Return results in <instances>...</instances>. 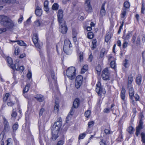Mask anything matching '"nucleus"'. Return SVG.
<instances>
[{
	"label": "nucleus",
	"mask_w": 145,
	"mask_h": 145,
	"mask_svg": "<svg viewBox=\"0 0 145 145\" xmlns=\"http://www.w3.org/2000/svg\"><path fill=\"white\" fill-rule=\"evenodd\" d=\"M0 23L8 29H11L15 26L13 22L8 17L4 15H0Z\"/></svg>",
	"instance_id": "f257e3e1"
},
{
	"label": "nucleus",
	"mask_w": 145,
	"mask_h": 145,
	"mask_svg": "<svg viewBox=\"0 0 145 145\" xmlns=\"http://www.w3.org/2000/svg\"><path fill=\"white\" fill-rule=\"evenodd\" d=\"M75 69L73 67L69 68L66 70V74L67 77L71 80L74 79L76 77Z\"/></svg>",
	"instance_id": "f03ea898"
},
{
	"label": "nucleus",
	"mask_w": 145,
	"mask_h": 145,
	"mask_svg": "<svg viewBox=\"0 0 145 145\" xmlns=\"http://www.w3.org/2000/svg\"><path fill=\"white\" fill-rule=\"evenodd\" d=\"M62 124V119L59 117L57 120V121L55 122L53 125L51 130L54 133L55 131L59 132L61 126Z\"/></svg>",
	"instance_id": "7ed1b4c3"
},
{
	"label": "nucleus",
	"mask_w": 145,
	"mask_h": 145,
	"mask_svg": "<svg viewBox=\"0 0 145 145\" xmlns=\"http://www.w3.org/2000/svg\"><path fill=\"white\" fill-rule=\"evenodd\" d=\"M71 47H72L71 44L69 40H65L63 50L65 53L67 54H69L70 51Z\"/></svg>",
	"instance_id": "20e7f679"
},
{
	"label": "nucleus",
	"mask_w": 145,
	"mask_h": 145,
	"mask_svg": "<svg viewBox=\"0 0 145 145\" xmlns=\"http://www.w3.org/2000/svg\"><path fill=\"white\" fill-rule=\"evenodd\" d=\"M32 39L35 46L37 48L40 49L42 47V42H39L37 34L35 33L33 34Z\"/></svg>",
	"instance_id": "39448f33"
},
{
	"label": "nucleus",
	"mask_w": 145,
	"mask_h": 145,
	"mask_svg": "<svg viewBox=\"0 0 145 145\" xmlns=\"http://www.w3.org/2000/svg\"><path fill=\"white\" fill-rule=\"evenodd\" d=\"M96 91L99 95L100 96L102 94H104L106 93L105 89L102 88L100 83L99 82L96 84Z\"/></svg>",
	"instance_id": "423d86ee"
},
{
	"label": "nucleus",
	"mask_w": 145,
	"mask_h": 145,
	"mask_svg": "<svg viewBox=\"0 0 145 145\" xmlns=\"http://www.w3.org/2000/svg\"><path fill=\"white\" fill-rule=\"evenodd\" d=\"M80 104V100L78 98H76L74 100L73 104V106L71 108L70 112L71 115L73 114L75 110V108H78Z\"/></svg>",
	"instance_id": "0eeeda50"
},
{
	"label": "nucleus",
	"mask_w": 145,
	"mask_h": 145,
	"mask_svg": "<svg viewBox=\"0 0 145 145\" xmlns=\"http://www.w3.org/2000/svg\"><path fill=\"white\" fill-rule=\"evenodd\" d=\"M59 31L63 34H65L67 31V28L65 24V21L61 24L59 23Z\"/></svg>",
	"instance_id": "6e6552de"
},
{
	"label": "nucleus",
	"mask_w": 145,
	"mask_h": 145,
	"mask_svg": "<svg viewBox=\"0 0 145 145\" xmlns=\"http://www.w3.org/2000/svg\"><path fill=\"white\" fill-rule=\"evenodd\" d=\"M63 11L61 9H59L57 13V20L59 23L61 24L64 21L63 19Z\"/></svg>",
	"instance_id": "1a4fd4ad"
},
{
	"label": "nucleus",
	"mask_w": 145,
	"mask_h": 145,
	"mask_svg": "<svg viewBox=\"0 0 145 145\" xmlns=\"http://www.w3.org/2000/svg\"><path fill=\"white\" fill-rule=\"evenodd\" d=\"M90 0H86L85 2L84 8L88 12H91L92 11V8L90 5Z\"/></svg>",
	"instance_id": "9d476101"
},
{
	"label": "nucleus",
	"mask_w": 145,
	"mask_h": 145,
	"mask_svg": "<svg viewBox=\"0 0 145 145\" xmlns=\"http://www.w3.org/2000/svg\"><path fill=\"white\" fill-rule=\"evenodd\" d=\"M3 123L4 125V129L3 132H5L8 131L10 128L9 123L7 120L4 116H3Z\"/></svg>",
	"instance_id": "9b49d317"
},
{
	"label": "nucleus",
	"mask_w": 145,
	"mask_h": 145,
	"mask_svg": "<svg viewBox=\"0 0 145 145\" xmlns=\"http://www.w3.org/2000/svg\"><path fill=\"white\" fill-rule=\"evenodd\" d=\"M103 79L104 80H109V73L107 68H105L103 71L102 74Z\"/></svg>",
	"instance_id": "f8f14e48"
},
{
	"label": "nucleus",
	"mask_w": 145,
	"mask_h": 145,
	"mask_svg": "<svg viewBox=\"0 0 145 145\" xmlns=\"http://www.w3.org/2000/svg\"><path fill=\"white\" fill-rule=\"evenodd\" d=\"M106 3V1H105L102 4L100 11V16L102 17L105 16V5Z\"/></svg>",
	"instance_id": "ddd939ff"
},
{
	"label": "nucleus",
	"mask_w": 145,
	"mask_h": 145,
	"mask_svg": "<svg viewBox=\"0 0 145 145\" xmlns=\"http://www.w3.org/2000/svg\"><path fill=\"white\" fill-rule=\"evenodd\" d=\"M34 98L39 102H42L44 100V96L40 94H37L35 96Z\"/></svg>",
	"instance_id": "4468645a"
},
{
	"label": "nucleus",
	"mask_w": 145,
	"mask_h": 145,
	"mask_svg": "<svg viewBox=\"0 0 145 145\" xmlns=\"http://www.w3.org/2000/svg\"><path fill=\"white\" fill-rule=\"evenodd\" d=\"M129 96L130 98L132 100L133 98L134 95V91L133 88L131 87H129Z\"/></svg>",
	"instance_id": "2eb2a0df"
},
{
	"label": "nucleus",
	"mask_w": 145,
	"mask_h": 145,
	"mask_svg": "<svg viewBox=\"0 0 145 145\" xmlns=\"http://www.w3.org/2000/svg\"><path fill=\"white\" fill-rule=\"evenodd\" d=\"M136 82L138 86L141 85L142 82V76L140 74H138L136 78Z\"/></svg>",
	"instance_id": "dca6fc26"
},
{
	"label": "nucleus",
	"mask_w": 145,
	"mask_h": 145,
	"mask_svg": "<svg viewBox=\"0 0 145 145\" xmlns=\"http://www.w3.org/2000/svg\"><path fill=\"white\" fill-rule=\"evenodd\" d=\"M15 2L14 0H0V5H3L5 3H14Z\"/></svg>",
	"instance_id": "f3484780"
},
{
	"label": "nucleus",
	"mask_w": 145,
	"mask_h": 145,
	"mask_svg": "<svg viewBox=\"0 0 145 145\" xmlns=\"http://www.w3.org/2000/svg\"><path fill=\"white\" fill-rule=\"evenodd\" d=\"M133 81V78L132 76H130L128 77L127 88H129V87H132V83Z\"/></svg>",
	"instance_id": "a211bd4d"
},
{
	"label": "nucleus",
	"mask_w": 145,
	"mask_h": 145,
	"mask_svg": "<svg viewBox=\"0 0 145 145\" xmlns=\"http://www.w3.org/2000/svg\"><path fill=\"white\" fill-rule=\"evenodd\" d=\"M58 132H59L55 131V132L53 133V131H52V138L53 140H56V139L59 137V135H58Z\"/></svg>",
	"instance_id": "6ab92c4d"
},
{
	"label": "nucleus",
	"mask_w": 145,
	"mask_h": 145,
	"mask_svg": "<svg viewBox=\"0 0 145 145\" xmlns=\"http://www.w3.org/2000/svg\"><path fill=\"white\" fill-rule=\"evenodd\" d=\"M125 90L124 88L123 87L122 88V90L121 92V99L124 101L125 98Z\"/></svg>",
	"instance_id": "aec40b11"
},
{
	"label": "nucleus",
	"mask_w": 145,
	"mask_h": 145,
	"mask_svg": "<svg viewBox=\"0 0 145 145\" xmlns=\"http://www.w3.org/2000/svg\"><path fill=\"white\" fill-rule=\"evenodd\" d=\"M17 61V63H15L14 66H13V65L12 64L10 67L14 70L15 69L16 71H19V66L18 63L19 62V60H18V61Z\"/></svg>",
	"instance_id": "412c9836"
},
{
	"label": "nucleus",
	"mask_w": 145,
	"mask_h": 145,
	"mask_svg": "<svg viewBox=\"0 0 145 145\" xmlns=\"http://www.w3.org/2000/svg\"><path fill=\"white\" fill-rule=\"evenodd\" d=\"M131 35V33L130 32H129L126 35H125L124 34L122 37V38L125 40H128L129 39Z\"/></svg>",
	"instance_id": "4be33fe9"
},
{
	"label": "nucleus",
	"mask_w": 145,
	"mask_h": 145,
	"mask_svg": "<svg viewBox=\"0 0 145 145\" xmlns=\"http://www.w3.org/2000/svg\"><path fill=\"white\" fill-rule=\"evenodd\" d=\"M143 128V127L138 125L136 127V135L138 136L140 133V130Z\"/></svg>",
	"instance_id": "5701e85b"
},
{
	"label": "nucleus",
	"mask_w": 145,
	"mask_h": 145,
	"mask_svg": "<svg viewBox=\"0 0 145 145\" xmlns=\"http://www.w3.org/2000/svg\"><path fill=\"white\" fill-rule=\"evenodd\" d=\"M30 86V85L29 84H27L23 90V93H27L29 89V88Z\"/></svg>",
	"instance_id": "b1692460"
},
{
	"label": "nucleus",
	"mask_w": 145,
	"mask_h": 145,
	"mask_svg": "<svg viewBox=\"0 0 145 145\" xmlns=\"http://www.w3.org/2000/svg\"><path fill=\"white\" fill-rule=\"evenodd\" d=\"M55 105L54 106V112L55 113H56L58 111L59 105L58 103L56 101L55 102Z\"/></svg>",
	"instance_id": "393cba45"
},
{
	"label": "nucleus",
	"mask_w": 145,
	"mask_h": 145,
	"mask_svg": "<svg viewBox=\"0 0 145 145\" xmlns=\"http://www.w3.org/2000/svg\"><path fill=\"white\" fill-rule=\"evenodd\" d=\"M7 60L8 64L10 65L9 66L10 67L12 65V64L13 63V62L12 58L10 57H8L7 58Z\"/></svg>",
	"instance_id": "a878e982"
},
{
	"label": "nucleus",
	"mask_w": 145,
	"mask_h": 145,
	"mask_svg": "<svg viewBox=\"0 0 145 145\" xmlns=\"http://www.w3.org/2000/svg\"><path fill=\"white\" fill-rule=\"evenodd\" d=\"M145 10V5L144 2V0H142V7L141 8V12L142 14H144V11Z\"/></svg>",
	"instance_id": "bb28decb"
},
{
	"label": "nucleus",
	"mask_w": 145,
	"mask_h": 145,
	"mask_svg": "<svg viewBox=\"0 0 145 145\" xmlns=\"http://www.w3.org/2000/svg\"><path fill=\"white\" fill-rule=\"evenodd\" d=\"M107 53V51L105 48H102L100 52V57L102 58L105 54Z\"/></svg>",
	"instance_id": "cd10ccee"
},
{
	"label": "nucleus",
	"mask_w": 145,
	"mask_h": 145,
	"mask_svg": "<svg viewBox=\"0 0 145 145\" xmlns=\"http://www.w3.org/2000/svg\"><path fill=\"white\" fill-rule=\"evenodd\" d=\"M59 7V5L57 3H54L52 6V9L53 10H56L58 9Z\"/></svg>",
	"instance_id": "c85d7f7f"
},
{
	"label": "nucleus",
	"mask_w": 145,
	"mask_h": 145,
	"mask_svg": "<svg viewBox=\"0 0 145 145\" xmlns=\"http://www.w3.org/2000/svg\"><path fill=\"white\" fill-rule=\"evenodd\" d=\"M88 69V66L87 65H84L81 69V73H84Z\"/></svg>",
	"instance_id": "c756f323"
},
{
	"label": "nucleus",
	"mask_w": 145,
	"mask_h": 145,
	"mask_svg": "<svg viewBox=\"0 0 145 145\" xmlns=\"http://www.w3.org/2000/svg\"><path fill=\"white\" fill-rule=\"evenodd\" d=\"M82 79L83 78L82 76L81 75H79L76 77L75 81L80 82H82Z\"/></svg>",
	"instance_id": "7c9ffc66"
},
{
	"label": "nucleus",
	"mask_w": 145,
	"mask_h": 145,
	"mask_svg": "<svg viewBox=\"0 0 145 145\" xmlns=\"http://www.w3.org/2000/svg\"><path fill=\"white\" fill-rule=\"evenodd\" d=\"M141 136L142 142L144 143H145V133L143 132H142L141 133Z\"/></svg>",
	"instance_id": "2f4dec72"
},
{
	"label": "nucleus",
	"mask_w": 145,
	"mask_h": 145,
	"mask_svg": "<svg viewBox=\"0 0 145 145\" xmlns=\"http://www.w3.org/2000/svg\"><path fill=\"white\" fill-rule=\"evenodd\" d=\"M90 110H88L85 112L84 113V115L86 117L88 118L90 116Z\"/></svg>",
	"instance_id": "473e14b6"
},
{
	"label": "nucleus",
	"mask_w": 145,
	"mask_h": 145,
	"mask_svg": "<svg viewBox=\"0 0 145 145\" xmlns=\"http://www.w3.org/2000/svg\"><path fill=\"white\" fill-rule=\"evenodd\" d=\"M18 125L17 123L14 124L12 126V129L13 132H15L18 129Z\"/></svg>",
	"instance_id": "72a5a7b5"
},
{
	"label": "nucleus",
	"mask_w": 145,
	"mask_h": 145,
	"mask_svg": "<svg viewBox=\"0 0 145 145\" xmlns=\"http://www.w3.org/2000/svg\"><path fill=\"white\" fill-rule=\"evenodd\" d=\"M42 10H35V13L36 15L37 16H40L42 14Z\"/></svg>",
	"instance_id": "f704fd0d"
},
{
	"label": "nucleus",
	"mask_w": 145,
	"mask_h": 145,
	"mask_svg": "<svg viewBox=\"0 0 145 145\" xmlns=\"http://www.w3.org/2000/svg\"><path fill=\"white\" fill-rule=\"evenodd\" d=\"M123 65L125 68L128 67V60L125 59L123 62Z\"/></svg>",
	"instance_id": "c9c22d12"
},
{
	"label": "nucleus",
	"mask_w": 145,
	"mask_h": 145,
	"mask_svg": "<svg viewBox=\"0 0 145 145\" xmlns=\"http://www.w3.org/2000/svg\"><path fill=\"white\" fill-rule=\"evenodd\" d=\"M130 5L128 1H125L124 3V7L126 8H128L130 7Z\"/></svg>",
	"instance_id": "e433bc0d"
},
{
	"label": "nucleus",
	"mask_w": 145,
	"mask_h": 145,
	"mask_svg": "<svg viewBox=\"0 0 145 145\" xmlns=\"http://www.w3.org/2000/svg\"><path fill=\"white\" fill-rule=\"evenodd\" d=\"M82 83L75 81V85L76 88L77 89L79 88L82 85Z\"/></svg>",
	"instance_id": "4c0bfd02"
},
{
	"label": "nucleus",
	"mask_w": 145,
	"mask_h": 145,
	"mask_svg": "<svg viewBox=\"0 0 145 145\" xmlns=\"http://www.w3.org/2000/svg\"><path fill=\"white\" fill-rule=\"evenodd\" d=\"M126 14V10L125 9H123L121 14V17L123 18Z\"/></svg>",
	"instance_id": "58836bf2"
},
{
	"label": "nucleus",
	"mask_w": 145,
	"mask_h": 145,
	"mask_svg": "<svg viewBox=\"0 0 145 145\" xmlns=\"http://www.w3.org/2000/svg\"><path fill=\"white\" fill-rule=\"evenodd\" d=\"M18 44H19L21 46H26V44L25 43L24 41L21 40V41H17Z\"/></svg>",
	"instance_id": "ea45409f"
},
{
	"label": "nucleus",
	"mask_w": 145,
	"mask_h": 145,
	"mask_svg": "<svg viewBox=\"0 0 145 145\" xmlns=\"http://www.w3.org/2000/svg\"><path fill=\"white\" fill-rule=\"evenodd\" d=\"M133 128L132 127H129L128 128V132L130 134L133 133Z\"/></svg>",
	"instance_id": "a19ab883"
},
{
	"label": "nucleus",
	"mask_w": 145,
	"mask_h": 145,
	"mask_svg": "<svg viewBox=\"0 0 145 145\" xmlns=\"http://www.w3.org/2000/svg\"><path fill=\"white\" fill-rule=\"evenodd\" d=\"M93 34L92 32H89L88 34V37L90 39H92L93 38Z\"/></svg>",
	"instance_id": "79ce46f5"
},
{
	"label": "nucleus",
	"mask_w": 145,
	"mask_h": 145,
	"mask_svg": "<svg viewBox=\"0 0 145 145\" xmlns=\"http://www.w3.org/2000/svg\"><path fill=\"white\" fill-rule=\"evenodd\" d=\"M140 35L138 36L137 38V40L136 41V44L137 45H139L140 43Z\"/></svg>",
	"instance_id": "37998d69"
},
{
	"label": "nucleus",
	"mask_w": 145,
	"mask_h": 145,
	"mask_svg": "<svg viewBox=\"0 0 145 145\" xmlns=\"http://www.w3.org/2000/svg\"><path fill=\"white\" fill-rule=\"evenodd\" d=\"M124 23V21H122L121 24V25L120 26V27L118 31V34H119L121 32V29H122V27L123 26Z\"/></svg>",
	"instance_id": "c03bdc74"
},
{
	"label": "nucleus",
	"mask_w": 145,
	"mask_h": 145,
	"mask_svg": "<svg viewBox=\"0 0 145 145\" xmlns=\"http://www.w3.org/2000/svg\"><path fill=\"white\" fill-rule=\"evenodd\" d=\"M20 50L19 48L18 47H16L15 50L14 54L16 55H17L18 54Z\"/></svg>",
	"instance_id": "a18cd8bd"
},
{
	"label": "nucleus",
	"mask_w": 145,
	"mask_h": 145,
	"mask_svg": "<svg viewBox=\"0 0 145 145\" xmlns=\"http://www.w3.org/2000/svg\"><path fill=\"white\" fill-rule=\"evenodd\" d=\"M77 34V30L75 29H73L72 30V34L73 36H76Z\"/></svg>",
	"instance_id": "49530a36"
},
{
	"label": "nucleus",
	"mask_w": 145,
	"mask_h": 145,
	"mask_svg": "<svg viewBox=\"0 0 145 145\" xmlns=\"http://www.w3.org/2000/svg\"><path fill=\"white\" fill-rule=\"evenodd\" d=\"M111 38L110 36L108 35L105 37V41L108 42Z\"/></svg>",
	"instance_id": "de8ad7c7"
},
{
	"label": "nucleus",
	"mask_w": 145,
	"mask_h": 145,
	"mask_svg": "<svg viewBox=\"0 0 145 145\" xmlns=\"http://www.w3.org/2000/svg\"><path fill=\"white\" fill-rule=\"evenodd\" d=\"M111 67L112 68H114L115 67V62L114 61H112L110 63Z\"/></svg>",
	"instance_id": "09e8293b"
},
{
	"label": "nucleus",
	"mask_w": 145,
	"mask_h": 145,
	"mask_svg": "<svg viewBox=\"0 0 145 145\" xmlns=\"http://www.w3.org/2000/svg\"><path fill=\"white\" fill-rule=\"evenodd\" d=\"M94 122L93 121H91L88 123V125L89 128H91L93 126Z\"/></svg>",
	"instance_id": "8fccbe9b"
},
{
	"label": "nucleus",
	"mask_w": 145,
	"mask_h": 145,
	"mask_svg": "<svg viewBox=\"0 0 145 145\" xmlns=\"http://www.w3.org/2000/svg\"><path fill=\"white\" fill-rule=\"evenodd\" d=\"M7 31V29L6 28L3 27L0 28V34L4 33Z\"/></svg>",
	"instance_id": "3c124183"
},
{
	"label": "nucleus",
	"mask_w": 145,
	"mask_h": 145,
	"mask_svg": "<svg viewBox=\"0 0 145 145\" xmlns=\"http://www.w3.org/2000/svg\"><path fill=\"white\" fill-rule=\"evenodd\" d=\"M86 134L84 133L80 134L78 137L79 139H83L85 137Z\"/></svg>",
	"instance_id": "603ef678"
},
{
	"label": "nucleus",
	"mask_w": 145,
	"mask_h": 145,
	"mask_svg": "<svg viewBox=\"0 0 145 145\" xmlns=\"http://www.w3.org/2000/svg\"><path fill=\"white\" fill-rule=\"evenodd\" d=\"M96 69L97 72H100L101 70V66L100 65H98L96 68Z\"/></svg>",
	"instance_id": "864d4df0"
},
{
	"label": "nucleus",
	"mask_w": 145,
	"mask_h": 145,
	"mask_svg": "<svg viewBox=\"0 0 145 145\" xmlns=\"http://www.w3.org/2000/svg\"><path fill=\"white\" fill-rule=\"evenodd\" d=\"M136 34H134L133 36V37H132V39H131V41L133 43H134L135 42V41L136 40Z\"/></svg>",
	"instance_id": "5fc2aeb1"
},
{
	"label": "nucleus",
	"mask_w": 145,
	"mask_h": 145,
	"mask_svg": "<svg viewBox=\"0 0 145 145\" xmlns=\"http://www.w3.org/2000/svg\"><path fill=\"white\" fill-rule=\"evenodd\" d=\"M14 110L13 109L12 110V112L11 114V116L13 117H15L17 116V113L16 112L14 111Z\"/></svg>",
	"instance_id": "6e6d98bb"
},
{
	"label": "nucleus",
	"mask_w": 145,
	"mask_h": 145,
	"mask_svg": "<svg viewBox=\"0 0 145 145\" xmlns=\"http://www.w3.org/2000/svg\"><path fill=\"white\" fill-rule=\"evenodd\" d=\"M45 110L43 108H41L39 112V115L40 116H41L42 115L43 112H45Z\"/></svg>",
	"instance_id": "4d7b16f0"
},
{
	"label": "nucleus",
	"mask_w": 145,
	"mask_h": 145,
	"mask_svg": "<svg viewBox=\"0 0 145 145\" xmlns=\"http://www.w3.org/2000/svg\"><path fill=\"white\" fill-rule=\"evenodd\" d=\"M23 19V16L22 15H20V18L18 19V22L19 24L21 23Z\"/></svg>",
	"instance_id": "13d9d810"
},
{
	"label": "nucleus",
	"mask_w": 145,
	"mask_h": 145,
	"mask_svg": "<svg viewBox=\"0 0 145 145\" xmlns=\"http://www.w3.org/2000/svg\"><path fill=\"white\" fill-rule=\"evenodd\" d=\"M44 10L48 13L49 11V9L48 6H44Z\"/></svg>",
	"instance_id": "bf43d9fd"
},
{
	"label": "nucleus",
	"mask_w": 145,
	"mask_h": 145,
	"mask_svg": "<svg viewBox=\"0 0 145 145\" xmlns=\"http://www.w3.org/2000/svg\"><path fill=\"white\" fill-rule=\"evenodd\" d=\"M35 25L37 26H39L40 25V21L39 20H37L35 22Z\"/></svg>",
	"instance_id": "052dcab7"
},
{
	"label": "nucleus",
	"mask_w": 145,
	"mask_h": 145,
	"mask_svg": "<svg viewBox=\"0 0 145 145\" xmlns=\"http://www.w3.org/2000/svg\"><path fill=\"white\" fill-rule=\"evenodd\" d=\"M31 72L29 71V72L27 74V77L28 79H30L31 77Z\"/></svg>",
	"instance_id": "680f3d73"
},
{
	"label": "nucleus",
	"mask_w": 145,
	"mask_h": 145,
	"mask_svg": "<svg viewBox=\"0 0 145 145\" xmlns=\"http://www.w3.org/2000/svg\"><path fill=\"white\" fill-rule=\"evenodd\" d=\"M128 42L126 41H124L123 44V47L125 48L127 46Z\"/></svg>",
	"instance_id": "e2e57ef3"
},
{
	"label": "nucleus",
	"mask_w": 145,
	"mask_h": 145,
	"mask_svg": "<svg viewBox=\"0 0 145 145\" xmlns=\"http://www.w3.org/2000/svg\"><path fill=\"white\" fill-rule=\"evenodd\" d=\"M14 104V103L12 101H10L7 103V105L8 106H12Z\"/></svg>",
	"instance_id": "0e129e2a"
},
{
	"label": "nucleus",
	"mask_w": 145,
	"mask_h": 145,
	"mask_svg": "<svg viewBox=\"0 0 145 145\" xmlns=\"http://www.w3.org/2000/svg\"><path fill=\"white\" fill-rule=\"evenodd\" d=\"M79 58L80 62H81L82 61L83 59V55L82 53H80Z\"/></svg>",
	"instance_id": "69168bd1"
},
{
	"label": "nucleus",
	"mask_w": 145,
	"mask_h": 145,
	"mask_svg": "<svg viewBox=\"0 0 145 145\" xmlns=\"http://www.w3.org/2000/svg\"><path fill=\"white\" fill-rule=\"evenodd\" d=\"M93 58V56L91 54L89 56V58H88V61L90 62H91Z\"/></svg>",
	"instance_id": "338daca9"
},
{
	"label": "nucleus",
	"mask_w": 145,
	"mask_h": 145,
	"mask_svg": "<svg viewBox=\"0 0 145 145\" xmlns=\"http://www.w3.org/2000/svg\"><path fill=\"white\" fill-rule=\"evenodd\" d=\"M64 142L63 140H60L58 141L57 144V145H62L64 144Z\"/></svg>",
	"instance_id": "774afa93"
}]
</instances>
